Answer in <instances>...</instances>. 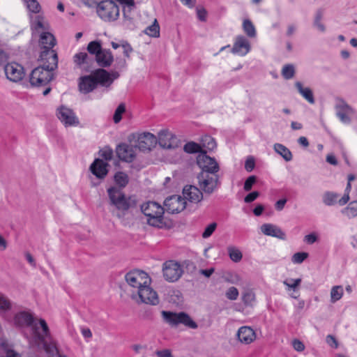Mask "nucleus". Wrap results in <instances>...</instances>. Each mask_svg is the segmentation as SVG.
I'll return each mask as SVG.
<instances>
[{
    "instance_id": "7c9ffc66",
    "label": "nucleus",
    "mask_w": 357,
    "mask_h": 357,
    "mask_svg": "<svg viewBox=\"0 0 357 357\" xmlns=\"http://www.w3.org/2000/svg\"><path fill=\"white\" fill-rule=\"evenodd\" d=\"M31 27L33 33L45 32V24L43 18L40 15H36L31 17Z\"/></svg>"
},
{
    "instance_id": "f8f14e48",
    "label": "nucleus",
    "mask_w": 357,
    "mask_h": 357,
    "mask_svg": "<svg viewBox=\"0 0 357 357\" xmlns=\"http://www.w3.org/2000/svg\"><path fill=\"white\" fill-rule=\"evenodd\" d=\"M197 164L203 172L214 174L219 171V165L215 158L206 155V151L197 155Z\"/></svg>"
},
{
    "instance_id": "f257e3e1",
    "label": "nucleus",
    "mask_w": 357,
    "mask_h": 357,
    "mask_svg": "<svg viewBox=\"0 0 357 357\" xmlns=\"http://www.w3.org/2000/svg\"><path fill=\"white\" fill-rule=\"evenodd\" d=\"M15 323L19 326L31 328L32 342L38 346L43 345L46 352L56 351V344L53 340L49 326L43 319L38 323L34 321L33 317L27 312H20L15 316Z\"/></svg>"
},
{
    "instance_id": "de8ad7c7",
    "label": "nucleus",
    "mask_w": 357,
    "mask_h": 357,
    "mask_svg": "<svg viewBox=\"0 0 357 357\" xmlns=\"http://www.w3.org/2000/svg\"><path fill=\"white\" fill-rule=\"evenodd\" d=\"M125 111L126 107L124 104L121 103L117 107L113 116V120L114 123H117L120 122V121L122 119V114L125 112Z\"/></svg>"
},
{
    "instance_id": "423d86ee",
    "label": "nucleus",
    "mask_w": 357,
    "mask_h": 357,
    "mask_svg": "<svg viewBox=\"0 0 357 357\" xmlns=\"http://www.w3.org/2000/svg\"><path fill=\"white\" fill-rule=\"evenodd\" d=\"M118 187L112 186L107 189L109 199L113 205L118 209L126 211L130 208V203L126 198L125 195L121 192L128 183L129 180H115Z\"/></svg>"
},
{
    "instance_id": "0e129e2a",
    "label": "nucleus",
    "mask_w": 357,
    "mask_h": 357,
    "mask_svg": "<svg viewBox=\"0 0 357 357\" xmlns=\"http://www.w3.org/2000/svg\"><path fill=\"white\" fill-rule=\"evenodd\" d=\"M87 7H94L101 1L100 0H80Z\"/></svg>"
},
{
    "instance_id": "f704fd0d",
    "label": "nucleus",
    "mask_w": 357,
    "mask_h": 357,
    "mask_svg": "<svg viewBox=\"0 0 357 357\" xmlns=\"http://www.w3.org/2000/svg\"><path fill=\"white\" fill-rule=\"evenodd\" d=\"M342 213L349 218L357 216V200L351 202L346 208L342 210Z\"/></svg>"
},
{
    "instance_id": "3c124183",
    "label": "nucleus",
    "mask_w": 357,
    "mask_h": 357,
    "mask_svg": "<svg viewBox=\"0 0 357 357\" xmlns=\"http://www.w3.org/2000/svg\"><path fill=\"white\" fill-rule=\"evenodd\" d=\"M9 300L2 294H0V311H5L10 308Z\"/></svg>"
},
{
    "instance_id": "cd10ccee",
    "label": "nucleus",
    "mask_w": 357,
    "mask_h": 357,
    "mask_svg": "<svg viewBox=\"0 0 357 357\" xmlns=\"http://www.w3.org/2000/svg\"><path fill=\"white\" fill-rule=\"evenodd\" d=\"M295 86L298 93L310 104L314 103V98L312 90L309 87H303L300 82H296Z\"/></svg>"
},
{
    "instance_id": "5fc2aeb1",
    "label": "nucleus",
    "mask_w": 357,
    "mask_h": 357,
    "mask_svg": "<svg viewBox=\"0 0 357 357\" xmlns=\"http://www.w3.org/2000/svg\"><path fill=\"white\" fill-rule=\"evenodd\" d=\"M318 240V236L315 233H310L304 237V241L310 245L314 243Z\"/></svg>"
},
{
    "instance_id": "4be33fe9",
    "label": "nucleus",
    "mask_w": 357,
    "mask_h": 357,
    "mask_svg": "<svg viewBox=\"0 0 357 357\" xmlns=\"http://www.w3.org/2000/svg\"><path fill=\"white\" fill-rule=\"evenodd\" d=\"M236 337L241 343L249 344L256 339V333L251 327L243 326L238 328Z\"/></svg>"
},
{
    "instance_id": "f03ea898",
    "label": "nucleus",
    "mask_w": 357,
    "mask_h": 357,
    "mask_svg": "<svg viewBox=\"0 0 357 357\" xmlns=\"http://www.w3.org/2000/svg\"><path fill=\"white\" fill-rule=\"evenodd\" d=\"M40 59L46 60L48 63L32 70L29 80L33 86H40L48 84L53 77L52 71L57 67L58 57L55 51L41 52Z\"/></svg>"
},
{
    "instance_id": "1a4fd4ad",
    "label": "nucleus",
    "mask_w": 357,
    "mask_h": 357,
    "mask_svg": "<svg viewBox=\"0 0 357 357\" xmlns=\"http://www.w3.org/2000/svg\"><path fill=\"white\" fill-rule=\"evenodd\" d=\"M127 283L138 290L146 284H150L151 278L149 275L140 270H133L127 273L125 275Z\"/></svg>"
},
{
    "instance_id": "7ed1b4c3",
    "label": "nucleus",
    "mask_w": 357,
    "mask_h": 357,
    "mask_svg": "<svg viewBox=\"0 0 357 357\" xmlns=\"http://www.w3.org/2000/svg\"><path fill=\"white\" fill-rule=\"evenodd\" d=\"M112 83L109 73L100 68L89 75L80 77L78 82L79 89L81 93L86 94L93 91L98 84L109 86Z\"/></svg>"
},
{
    "instance_id": "4c0bfd02",
    "label": "nucleus",
    "mask_w": 357,
    "mask_h": 357,
    "mask_svg": "<svg viewBox=\"0 0 357 357\" xmlns=\"http://www.w3.org/2000/svg\"><path fill=\"white\" fill-rule=\"evenodd\" d=\"M183 150L185 152L188 153H204L203 151H202V146L199 144L195 143L194 142H190L186 143L184 145Z\"/></svg>"
},
{
    "instance_id": "4d7b16f0",
    "label": "nucleus",
    "mask_w": 357,
    "mask_h": 357,
    "mask_svg": "<svg viewBox=\"0 0 357 357\" xmlns=\"http://www.w3.org/2000/svg\"><path fill=\"white\" fill-rule=\"evenodd\" d=\"M259 194L257 191L250 192L245 197L244 202L245 203H251L255 201L259 197Z\"/></svg>"
},
{
    "instance_id": "6e6552de",
    "label": "nucleus",
    "mask_w": 357,
    "mask_h": 357,
    "mask_svg": "<svg viewBox=\"0 0 357 357\" xmlns=\"http://www.w3.org/2000/svg\"><path fill=\"white\" fill-rule=\"evenodd\" d=\"M352 180H348L347 187L345 188V192L344 195L339 199L340 194L334 192L326 191L324 193L322 201L326 206H331L335 204H338L340 206L345 205L349 201V192L351 190V181Z\"/></svg>"
},
{
    "instance_id": "58836bf2",
    "label": "nucleus",
    "mask_w": 357,
    "mask_h": 357,
    "mask_svg": "<svg viewBox=\"0 0 357 357\" xmlns=\"http://www.w3.org/2000/svg\"><path fill=\"white\" fill-rule=\"evenodd\" d=\"M324 13L323 10H319L317 11L314 20V26L320 31V32H325L326 31V26L325 25L321 22V20L323 19Z\"/></svg>"
},
{
    "instance_id": "bb28decb",
    "label": "nucleus",
    "mask_w": 357,
    "mask_h": 357,
    "mask_svg": "<svg viewBox=\"0 0 357 357\" xmlns=\"http://www.w3.org/2000/svg\"><path fill=\"white\" fill-rule=\"evenodd\" d=\"M273 150L275 153L280 155L286 162H289L293 158V155L291 151L284 145L275 143L273 145Z\"/></svg>"
},
{
    "instance_id": "49530a36",
    "label": "nucleus",
    "mask_w": 357,
    "mask_h": 357,
    "mask_svg": "<svg viewBox=\"0 0 357 357\" xmlns=\"http://www.w3.org/2000/svg\"><path fill=\"white\" fill-rule=\"evenodd\" d=\"M99 155L102 158V160H103L105 162H107L112 160L113 157V151L111 148L105 146L100 150Z\"/></svg>"
},
{
    "instance_id": "e2e57ef3",
    "label": "nucleus",
    "mask_w": 357,
    "mask_h": 357,
    "mask_svg": "<svg viewBox=\"0 0 357 357\" xmlns=\"http://www.w3.org/2000/svg\"><path fill=\"white\" fill-rule=\"evenodd\" d=\"M197 15L200 21L204 22L206 20V11L204 8H199L197 10Z\"/></svg>"
},
{
    "instance_id": "aec40b11",
    "label": "nucleus",
    "mask_w": 357,
    "mask_h": 357,
    "mask_svg": "<svg viewBox=\"0 0 357 357\" xmlns=\"http://www.w3.org/2000/svg\"><path fill=\"white\" fill-rule=\"evenodd\" d=\"M182 197L185 201L191 203H198L203 199V194L201 190L195 185H185L182 192Z\"/></svg>"
},
{
    "instance_id": "37998d69",
    "label": "nucleus",
    "mask_w": 357,
    "mask_h": 357,
    "mask_svg": "<svg viewBox=\"0 0 357 357\" xmlns=\"http://www.w3.org/2000/svg\"><path fill=\"white\" fill-rule=\"evenodd\" d=\"M295 74V68L292 64H287L283 66L282 70V75L286 79H291Z\"/></svg>"
},
{
    "instance_id": "6ab92c4d",
    "label": "nucleus",
    "mask_w": 357,
    "mask_h": 357,
    "mask_svg": "<svg viewBox=\"0 0 357 357\" xmlns=\"http://www.w3.org/2000/svg\"><path fill=\"white\" fill-rule=\"evenodd\" d=\"M137 148L132 144L123 143L116 147L118 157L123 161L132 162L136 155Z\"/></svg>"
},
{
    "instance_id": "c9c22d12",
    "label": "nucleus",
    "mask_w": 357,
    "mask_h": 357,
    "mask_svg": "<svg viewBox=\"0 0 357 357\" xmlns=\"http://www.w3.org/2000/svg\"><path fill=\"white\" fill-rule=\"evenodd\" d=\"M123 5V14L125 18L130 19L129 13L135 8L134 0H117Z\"/></svg>"
},
{
    "instance_id": "4468645a",
    "label": "nucleus",
    "mask_w": 357,
    "mask_h": 357,
    "mask_svg": "<svg viewBox=\"0 0 357 357\" xmlns=\"http://www.w3.org/2000/svg\"><path fill=\"white\" fill-rule=\"evenodd\" d=\"M58 119L66 126H77L79 124V119L75 112L70 108L61 106L57 109Z\"/></svg>"
},
{
    "instance_id": "ea45409f",
    "label": "nucleus",
    "mask_w": 357,
    "mask_h": 357,
    "mask_svg": "<svg viewBox=\"0 0 357 357\" xmlns=\"http://www.w3.org/2000/svg\"><path fill=\"white\" fill-rule=\"evenodd\" d=\"M227 251L230 259L234 262H238L242 259V252L238 248L231 246L227 248Z\"/></svg>"
},
{
    "instance_id": "13d9d810",
    "label": "nucleus",
    "mask_w": 357,
    "mask_h": 357,
    "mask_svg": "<svg viewBox=\"0 0 357 357\" xmlns=\"http://www.w3.org/2000/svg\"><path fill=\"white\" fill-rule=\"evenodd\" d=\"M327 344L333 348H337L338 343L335 337L332 335H328L326 338Z\"/></svg>"
},
{
    "instance_id": "ddd939ff",
    "label": "nucleus",
    "mask_w": 357,
    "mask_h": 357,
    "mask_svg": "<svg viewBox=\"0 0 357 357\" xmlns=\"http://www.w3.org/2000/svg\"><path fill=\"white\" fill-rule=\"evenodd\" d=\"M335 109L336 116L342 123L348 125L351 123V116L354 113V109L344 99H337Z\"/></svg>"
},
{
    "instance_id": "8fccbe9b",
    "label": "nucleus",
    "mask_w": 357,
    "mask_h": 357,
    "mask_svg": "<svg viewBox=\"0 0 357 357\" xmlns=\"http://www.w3.org/2000/svg\"><path fill=\"white\" fill-rule=\"evenodd\" d=\"M217 227V224L215 222H212L209 224L204 229L202 233V237L204 238H207L210 237L213 233L215 231Z\"/></svg>"
},
{
    "instance_id": "b1692460",
    "label": "nucleus",
    "mask_w": 357,
    "mask_h": 357,
    "mask_svg": "<svg viewBox=\"0 0 357 357\" xmlns=\"http://www.w3.org/2000/svg\"><path fill=\"white\" fill-rule=\"evenodd\" d=\"M107 162L100 158L96 159L91 165L90 169L93 174L98 178L105 177L108 172Z\"/></svg>"
},
{
    "instance_id": "393cba45",
    "label": "nucleus",
    "mask_w": 357,
    "mask_h": 357,
    "mask_svg": "<svg viewBox=\"0 0 357 357\" xmlns=\"http://www.w3.org/2000/svg\"><path fill=\"white\" fill-rule=\"evenodd\" d=\"M96 61L99 66L107 68L111 66L114 61V56L109 50L103 49L96 56Z\"/></svg>"
},
{
    "instance_id": "052dcab7",
    "label": "nucleus",
    "mask_w": 357,
    "mask_h": 357,
    "mask_svg": "<svg viewBox=\"0 0 357 357\" xmlns=\"http://www.w3.org/2000/svg\"><path fill=\"white\" fill-rule=\"evenodd\" d=\"M293 347L297 351H303L305 349L304 344L299 340H294L292 342Z\"/></svg>"
},
{
    "instance_id": "9d476101",
    "label": "nucleus",
    "mask_w": 357,
    "mask_h": 357,
    "mask_svg": "<svg viewBox=\"0 0 357 357\" xmlns=\"http://www.w3.org/2000/svg\"><path fill=\"white\" fill-rule=\"evenodd\" d=\"M163 276L165 279L170 282L177 281L182 275L183 271L176 261L169 260L163 264Z\"/></svg>"
},
{
    "instance_id": "a878e982",
    "label": "nucleus",
    "mask_w": 357,
    "mask_h": 357,
    "mask_svg": "<svg viewBox=\"0 0 357 357\" xmlns=\"http://www.w3.org/2000/svg\"><path fill=\"white\" fill-rule=\"evenodd\" d=\"M40 43L44 50L42 52L47 51H54L52 47L55 45V38L54 36L49 32H42L40 38Z\"/></svg>"
},
{
    "instance_id": "680f3d73",
    "label": "nucleus",
    "mask_w": 357,
    "mask_h": 357,
    "mask_svg": "<svg viewBox=\"0 0 357 357\" xmlns=\"http://www.w3.org/2000/svg\"><path fill=\"white\" fill-rule=\"evenodd\" d=\"M287 202V199L285 198L278 200L275 204V209L278 211H282L284 208Z\"/></svg>"
},
{
    "instance_id": "79ce46f5",
    "label": "nucleus",
    "mask_w": 357,
    "mask_h": 357,
    "mask_svg": "<svg viewBox=\"0 0 357 357\" xmlns=\"http://www.w3.org/2000/svg\"><path fill=\"white\" fill-rule=\"evenodd\" d=\"M103 49L102 48L101 43L100 41L94 40L89 43L87 46V50L91 54H93L96 56Z\"/></svg>"
},
{
    "instance_id": "c85d7f7f",
    "label": "nucleus",
    "mask_w": 357,
    "mask_h": 357,
    "mask_svg": "<svg viewBox=\"0 0 357 357\" xmlns=\"http://www.w3.org/2000/svg\"><path fill=\"white\" fill-rule=\"evenodd\" d=\"M202 146V151H213L216 148V142L215 139L210 135H206L200 139V144Z\"/></svg>"
},
{
    "instance_id": "a211bd4d",
    "label": "nucleus",
    "mask_w": 357,
    "mask_h": 357,
    "mask_svg": "<svg viewBox=\"0 0 357 357\" xmlns=\"http://www.w3.org/2000/svg\"><path fill=\"white\" fill-rule=\"evenodd\" d=\"M139 297L142 303L155 305L159 303V298L156 291H155L149 284H146L138 290Z\"/></svg>"
},
{
    "instance_id": "338daca9",
    "label": "nucleus",
    "mask_w": 357,
    "mask_h": 357,
    "mask_svg": "<svg viewBox=\"0 0 357 357\" xmlns=\"http://www.w3.org/2000/svg\"><path fill=\"white\" fill-rule=\"evenodd\" d=\"M215 272V268L213 267L208 268V269H201L199 273L204 275L206 278H210L211 275Z\"/></svg>"
},
{
    "instance_id": "412c9836",
    "label": "nucleus",
    "mask_w": 357,
    "mask_h": 357,
    "mask_svg": "<svg viewBox=\"0 0 357 357\" xmlns=\"http://www.w3.org/2000/svg\"><path fill=\"white\" fill-rule=\"evenodd\" d=\"M157 140L160 146L165 149H172L177 146V138L167 130H161Z\"/></svg>"
},
{
    "instance_id": "a19ab883",
    "label": "nucleus",
    "mask_w": 357,
    "mask_h": 357,
    "mask_svg": "<svg viewBox=\"0 0 357 357\" xmlns=\"http://www.w3.org/2000/svg\"><path fill=\"white\" fill-rule=\"evenodd\" d=\"M343 295V289L342 286H334L331 291V301L335 303L339 301Z\"/></svg>"
},
{
    "instance_id": "dca6fc26",
    "label": "nucleus",
    "mask_w": 357,
    "mask_h": 357,
    "mask_svg": "<svg viewBox=\"0 0 357 357\" xmlns=\"http://www.w3.org/2000/svg\"><path fill=\"white\" fill-rule=\"evenodd\" d=\"M157 142V138L154 135L144 132L138 135L135 146L142 151H150L155 146Z\"/></svg>"
},
{
    "instance_id": "20e7f679",
    "label": "nucleus",
    "mask_w": 357,
    "mask_h": 357,
    "mask_svg": "<svg viewBox=\"0 0 357 357\" xmlns=\"http://www.w3.org/2000/svg\"><path fill=\"white\" fill-rule=\"evenodd\" d=\"M161 316L163 321L172 328H177L179 325L190 329H197L198 324L185 312H172L162 310Z\"/></svg>"
},
{
    "instance_id": "e433bc0d",
    "label": "nucleus",
    "mask_w": 357,
    "mask_h": 357,
    "mask_svg": "<svg viewBox=\"0 0 357 357\" xmlns=\"http://www.w3.org/2000/svg\"><path fill=\"white\" fill-rule=\"evenodd\" d=\"M144 33L153 38H158L160 36V26L156 20H154L151 25L146 28Z\"/></svg>"
},
{
    "instance_id": "5701e85b",
    "label": "nucleus",
    "mask_w": 357,
    "mask_h": 357,
    "mask_svg": "<svg viewBox=\"0 0 357 357\" xmlns=\"http://www.w3.org/2000/svg\"><path fill=\"white\" fill-rule=\"evenodd\" d=\"M261 232L266 235L278 238L281 240H286V234L277 225L266 223L261 227Z\"/></svg>"
},
{
    "instance_id": "473e14b6",
    "label": "nucleus",
    "mask_w": 357,
    "mask_h": 357,
    "mask_svg": "<svg viewBox=\"0 0 357 357\" xmlns=\"http://www.w3.org/2000/svg\"><path fill=\"white\" fill-rule=\"evenodd\" d=\"M222 279L224 281L234 284H239L242 281L241 276L234 271H227L224 273Z\"/></svg>"
},
{
    "instance_id": "f3484780",
    "label": "nucleus",
    "mask_w": 357,
    "mask_h": 357,
    "mask_svg": "<svg viewBox=\"0 0 357 357\" xmlns=\"http://www.w3.org/2000/svg\"><path fill=\"white\" fill-rule=\"evenodd\" d=\"M4 70L7 78L14 82L20 81L24 76V68L15 62L7 63Z\"/></svg>"
},
{
    "instance_id": "c03bdc74",
    "label": "nucleus",
    "mask_w": 357,
    "mask_h": 357,
    "mask_svg": "<svg viewBox=\"0 0 357 357\" xmlns=\"http://www.w3.org/2000/svg\"><path fill=\"white\" fill-rule=\"evenodd\" d=\"M28 10L35 14L40 10V6L37 0H24Z\"/></svg>"
},
{
    "instance_id": "72a5a7b5",
    "label": "nucleus",
    "mask_w": 357,
    "mask_h": 357,
    "mask_svg": "<svg viewBox=\"0 0 357 357\" xmlns=\"http://www.w3.org/2000/svg\"><path fill=\"white\" fill-rule=\"evenodd\" d=\"M243 29L244 33L250 38H255L257 36L256 29L252 22L245 19L243 22Z\"/></svg>"
},
{
    "instance_id": "bf43d9fd",
    "label": "nucleus",
    "mask_w": 357,
    "mask_h": 357,
    "mask_svg": "<svg viewBox=\"0 0 357 357\" xmlns=\"http://www.w3.org/2000/svg\"><path fill=\"white\" fill-rule=\"evenodd\" d=\"M301 282V279L298 278L296 280L291 279L290 282H287V281H285L284 283V284L288 286L289 288L295 289L298 286L300 285Z\"/></svg>"
},
{
    "instance_id": "2f4dec72",
    "label": "nucleus",
    "mask_w": 357,
    "mask_h": 357,
    "mask_svg": "<svg viewBox=\"0 0 357 357\" xmlns=\"http://www.w3.org/2000/svg\"><path fill=\"white\" fill-rule=\"evenodd\" d=\"M220 184V180H202V182H200V187L205 192L210 194L212 193Z\"/></svg>"
},
{
    "instance_id": "c756f323",
    "label": "nucleus",
    "mask_w": 357,
    "mask_h": 357,
    "mask_svg": "<svg viewBox=\"0 0 357 357\" xmlns=\"http://www.w3.org/2000/svg\"><path fill=\"white\" fill-rule=\"evenodd\" d=\"M89 56L86 52H79L74 56V62L82 70H88Z\"/></svg>"
},
{
    "instance_id": "a18cd8bd",
    "label": "nucleus",
    "mask_w": 357,
    "mask_h": 357,
    "mask_svg": "<svg viewBox=\"0 0 357 357\" xmlns=\"http://www.w3.org/2000/svg\"><path fill=\"white\" fill-rule=\"evenodd\" d=\"M242 301L245 305H252L255 301V294L252 291L248 290L243 293Z\"/></svg>"
},
{
    "instance_id": "39448f33",
    "label": "nucleus",
    "mask_w": 357,
    "mask_h": 357,
    "mask_svg": "<svg viewBox=\"0 0 357 357\" xmlns=\"http://www.w3.org/2000/svg\"><path fill=\"white\" fill-rule=\"evenodd\" d=\"M141 211L147 217L149 225L158 228L163 227L165 208L161 205L155 202H148L142 205Z\"/></svg>"
},
{
    "instance_id": "6e6d98bb",
    "label": "nucleus",
    "mask_w": 357,
    "mask_h": 357,
    "mask_svg": "<svg viewBox=\"0 0 357 357\" xmlns=\"http://www.w3.org/2000/svg\"><path fill=\"white\" fill-rule=\"evenodd\" d=\"M121 47L123 49L124 56L127 58H129L130 53L133 50L130 45L128 43L123 42L121 43Z\"/></svg>"
},
{
    "instance_id": "774afa93",
    "label": "nucleus",
    "mask_w": 357,
    "mask_h": 357,
    "mask_svg": "<svg viewBox=\"0 0 357 357\" xmlns=\"http://www.w3.org/2000/svg\"><path fill=\"white\" fill-rule=\"evenodd\" d=\"M158 355L159 357H173L171 351L168 349H163L158 351Z\"/></svg>"
},
{
    "instance_id": "2eb2a0df",
    "label": "nucleus",
    "mask_w": 357,
    "mask_h": 357,
    "mask_svg": "<svg viewBox=\"0 0 357 357\" xmlns=\"http://www.w3.org/2000/svg\"><path fill=\"white\" fill-rule=\"evenodd\" d=\"M250 43L245 36L238 35L235 38L233 47L231 50L233 54L245 56L250 52Z\"/></svg>"
},
{
    "instance_id": "864d4df0",
    "label": "nucleus",
    "mask_w": 357,
    "mask_h": 357,
    "mask_svg": "<svg viewBox=\"0 0 357 357\" xmlns=\"http://www.w3.org/2000/svg\"><path fill=\"white\" fill-rule=\"evenodd\" d=\"M255 167V160L252 156H248L245 162V169L247 172H252Z\"/></svg>"
},
{
    "instance_id": "603ef678",
    "label": "nucleus",
    "mask_w": 357,
    "mask_h": 357,
    "mask_svg": "<svg viewBox=\"0 0 357 357\" xmlns=\"http://www.w3.org/2000/svg\"><path fill=\"white\" fill-rule=\"evenodd\" d=\"M238 294L239 293L238 289L234 287H229L226 291V297L231 301L236 300L238 296Z\"/></svg>"
},
{
    "instance_id": "9b49d317",
    "label": "nucleus",
    "mask_w": 357,
    "mask_h": 357,
    "mask_svg": "<svg viewBox=\"0 0 357 357\" xmlns=\"http://www.w3.org/2000/svg\"><path fill=\"white\" fill-rule=\"evenodd\" d=\"M186 207V202L181 195H173L167 197L164 201V208L169 213H178Z\"/></svg>"
},
{
    "instance_id": "0eeeda50",
    "label": "nucleus",
    "mask_w": 357,
    "mask_h": 357,
    "mask_svg": "<svg viewBox=\"0 0 357 357\" xmlns=\"http://www.w3.org/2000/svg\"><path fill=\"white\" fill-rule=\"evenodd\" d=\"M98 15L105 22L115 21L119 16V8L112 0L101 1L97 6Z\"/></svg>"
},
{
    "instance_id": "09e8293b",
    "label": "nucleus",
    "mask_w": 357,
    "mask_h": 357,
    "mask_svg": "<svg viewBox=\"0 0 357 357\" xmlns=\"http://www.w3.org/2000/svg\"><path fill=\"white\" fill-rule=\"evenodd\" d=\"M308 257V253L305 252H299L295 253L291 257V261L294 264H301Z\"/></svg>"
},
{
    "instance_id": "69168bd1",
    "label": "nucleus",
    "mask_w": 357,
    "mask_h": 357,
    "mask_svg": "<svg viewBox=\"0 0 357 357\" xmlns=\"http://www.w3.org/2000/svg\"><path fill=\"white\" fill-rule=\"evenodd\" d=\"M127 66V63L126 59H116L115 67L117 69H123L125 68Z\"/></svg>"
}]
</instances>
